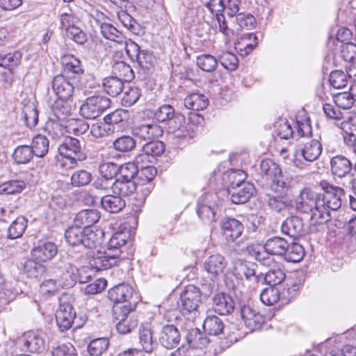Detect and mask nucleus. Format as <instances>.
I'll list each match as a JSON object with an SVG mask.
<instances>
[{
	"label": "nucleus",
	"instance_id": "2f4dec72",
	"mask_svg": "<svg viewBox=\"0 0 356 356\" xmlns=\"http://www.w3.org/2000/svg\"><path fill=\"white\" fill-rule=\"evenodd\" d=\"M207 105V98L199 92L191 93L184 99V106L188 109L200 111L206 108Z\"/></svg>",
	"mask_w": 356,
	"mask_h": 356
},
{
	"label": "nucleus",
	"instance_id": "393cba45",
	"mask_svg": "<svg viewBox=\"0 0 356 356\" xmlns=\"http://www.w3.org/2000/svg\"><path fill=\"white\" fill-rule=\"evenodd\" d=\"M281 230L283 234L292 238H296L304 232L302 220L298 216L287 218L283 222Z\"/></svg>",
	"mask_w": 356,
	"mask_h": 356
},
{
	"label": "nucleus",
	"instance_id": "0eeeda50",
	"mask_svg": "<svg viewBox=\"0 0 356 356\" xmlns=\"http://www.w3.org/2000/svg\"><path fill=\"white\" fill-rule=\"evenodd\" d=\"M110 105L109 98L102 95H95L84 100L80 107L79 113L86 119H95L109 108Z\"/></svg>",
	"mask_w": 356,
	"mask_h": 356
},
{
	"label": "nucleus",
	"instance_id": "412c9836",
	"mask_svg": "<svg viewBox=\"0 0 356 356\" xmlns=\"http://www.w3.org/2000/svg\"><path fill=\"white\" fill-rule=\"evenodd\" d=\"M100 219V213L96 209H83L76 213L74 222L76 225L86 229L92 228V225Z\"/></svg>",
	"mask_w": 356,
	"mask_h": 356
},
{
	"label": "nucleus",
	"instance_id": "39448f33",
	"mask_svg": "<svg viewBox=\"0 0 356 356\" xmlns=\"http://www.w3.org/2000/svg\"><path fill=\"white\" fill-rule=\"evenodd\" d=\"M109 300L115 303L113 312L123 310L124 312L130 313L136 307L137 297L134 296L133 288L127 284H120L111 289L108 292Z\"/></svg>",
	"mask_w": 356,
	"mask_h": 356
},
{
	"label": "nucleus",
	"instance_id": "58836bf2",
	"mask_svg": "<svg viewBox=\"0 0 356 356\" xmlns=\"http://www.w3.org/2000/svg\"><path fill=\"white\" fill-rule=\"evenodd\" d=\"M203 327L209 334L218 335L222 333L224 324L219 317L214 315L208 316L203 323Z\"/></svg>",
	"mask_w": 356,
	"mask_h": 356
},
{
	"label": "nucleus",
	"instance_id": "680f3d73",
	"mask_svg": "<svg viewBox=\"0 0 356 356\" xmlns=\"http://www.w3.org/2000/svg\"><path fill=\"white\" fill-rule=\"evenodd\" d=\"M63 287V280H60L49 279L40 284L41 291L51 295L58 293Z\"/></svg>",
	"mask_w": 356,
	"mask_h": 356
},
{
	"label": "nucleus",
	"instance_id": "423d86ee",
	"mask_svg": "<svg viewBox=\"0 0 356 356\" xmlns=\"http://www.w3.org/2000/svg\"><path fill=\"white\" fill-rule=\"evenodd\" d=\"M330 172L335 179H339L343 187L350 184L355 178L351 161L342 154L332 156L330 160Z\"/></svg>",
	"mask_w": 356,
	"mask_h": 356
},
{
	"label": "nucleus",
	"instance_id": "1a4fd4ad",
	"mask_svg": "<svg viewBox=\"0 0 356 356\" xmlns=\"http://www.w3.org/2000/svg\"><path fill=\"white\" fill-rule=\"evenodd\" d=\"M236 181L230 184L228 187V193L231 195V201L234 204H244L247 202L251 197H252L255 192L254 186L250 182H242L238 187Z\"/></svg>",
	"mask_w": 356,
	"mask_h": 356
},
{
	"label": "nucleus",
	"instance_id": "f704fd0d",
	"mask_svg": "<svg viewBox=\"0 0 356 356\" xmlns=\"http://www.w3.org/2000/svg\"><path fill=\"white\" fill-rule=\"evenodd\" d=\"M61 63L65 70L77 74H83L84 70L81 62L72 54H65L61 58Z\"/></svg>",
	"mask_w": 356,
	"mask_h": 356
},
{
	"label": "nucleus",
	"instance_id": "ea45409f",
	"mask_svg": "<svg viewBox=\"0 0 356 356\" xmlns=\"http://www.w3.org/2000/svg\"><path fill=\"white\" fill-rule=\"evenodd\" d=\"M22 271L28 277L38 278L45 272V267L34 259H28L23 265Z\"/></svg>",
	"mask_w": 356,
	"mask_h": 356
},
{
	"label": "nucleus",
	"instance_id": "4468645a",
	"mask_svg": "<svg viewBox=\"0 0 356 356\" xmlns=\"http://www.w3.org/2000/svg\"><path fill=\"white\" fill-rule=\"evenodd\" d=\"M220 229L228 242H234L239 238L243 230V224L238 220L226 217L220 220Z\"/></svg>",
	"mask_w": 356,
	"mask_h": 356
},
{
	"label": "nucleus",
	"instance_id": "2eb2a0df",
	"mask_svg": "<svg viewBox=\"0 0 356 356\" xmlns=\"http://www.w3.org/2000/svg\"><path fill=\"white\" fill-rule=\"evenodd\" d=\"M211 197L210 195H205L197 202L196 212L198 217L204 223H211L216 221L217 207L214 204H211L209 198Z\"/></svg>",
	"mask_w": 356,
	"mask_h": 356
},
{
	"label": "nucleus",
	"instance_id": "8fccbe9b",
	"mask_svg": "<svg viewBox=\"0 0 356 356\" xmlns=\"http://www.w3.org/2000/svg\"><path fill=\"white\" fill-rule=\"evenodd\" d=\"M22 115L27 127L31 129L38 124V111L33 104L25 106L22 110Z\"/></svg>",
	"mask_w": 356,
	"mask_h": 356
},
{
	"label": "nucleus",
	"instance_id": "c85d7f7f",
	"mask_svg": "<svg viewBox=\"0 0 356 356\" xmlns=\"http://www.w3.org/2000/svg\"><path fill=\"white\" fill-rule=\"evenodd\" d=\"M102 207L109 213H118L125 207V201L120 195H108L100 200Z\"/></svg>",
	"mask_w": 356,
	"mask_h": 356
},
{
	"label": "nucleus",
	"instance_id": "e2e57ef3",
	"mask_svg": "<svg viewBox=\"0 0 356 356\" xmlns=\"http://www.w3.org/2000/svg\"><path fill=\"white\" fill-rule=\"evenodd\" d=\"M78 278V268L76 266L70 265L66 271L63 274L60 280H63L64 287L70 288L76 283Z\"/></svg>",
	"mask_w": 356,
	"mask_h": 356
},
{
	"label": "nucleus",
	"instance_id": "f3484780",
	"mask_svg": "<svg viewBox=\"0 0 356 356\" xmlns=\"http://www.w3.org/2000/svg\"><path fill=\"white\" fill-rule=\"evenodd\" d=\"M51 86L58 98L69 99L72 96L74 86L63 75H57L54 77Z\"/></svg>",
	"mask_w": 356,
	"mask_h": 356
},
{
	"label": "nucleus",
	"instance_id": "6e6d98bb",
	"mask_svg": "<svg viewBox=\"0 0 356 356\" xmlns=\"http://www.w3.org/2000/svg\"><path fill=\"white\" fill-rule=\"evenodd\" d=\"M114 127L107 124L104 120L102 122H97L92 124L90 134L95 138H102L112 133Z\"/></svg>",
	"mask_w": 356,
	"mask_h": 356
},
{
	"label": "nucleus",
	"instance_id": "de8ad7c7",
	"mask_svg": "<svg viewBox=\"0 0 356 356\" xmlns=\"http://www.w3.org/2000/svg\"><path fill=\"white\" fill-rule=\"evenodd\" d=\"M71 184L74 187L87 186L92 180V174L86 170H78L71 175Z\"/></svg>",
	"mask_w": 356,
	"mask_h": 356
},
{
	"label": "nucleus",
	"instance_id": "4be33fe9",
	"mask_svg": "<svg viewBox=\"0 0 356 356\" xmlns=\"http://www.w3.org/2000/svg\"><path fill=\"white\" fill-rule=\"evenodd\" d=\"M58 252V248L54 243L45 242L32 250L33 257L42 262L52 259Z\"/></svg>",
	"mask_w": 356,
	"mask_h": 356
},
{
	"label": "nucleus",
	"instance_id": "09e8293b",
	"mask_svg": "<svg viewBox=\"0 0 356 356\" xmlns=\"http://www.w3.org/2000/svg\"><path fill=\"white\" fill-rule=\"evenodd\" d=\"M67 101L58 98L52 105V111L58 120L65 119L71 113V106Z\"/></svg>",
	"mask_w": 356,
	"mask_h": 356
},
{
	"label": "nucleus",
	"instance_id": "f03ea898",
	"mask_svg": "<svg viewBox=\"0 0 356 356\" xmlns=\"http://www.w3.org/2000/svg\"><path fill=\"white\" fill-rule=\"evenodd\" d=\"M128 232H115L110 238L107 249L97 251L90 260V265L97 270H106L116 265L119 259L133 254L132 241Z\"/></svg>",
	"mask_w": 356,
	"mask_h": 356
},
{
	"label": "nucleus",
	"instance_id": "4c0bfd02",
	"mask_svg": "<svg viewBox=\"0 0 356 356\" xmlns=\"http://www.w3.org/2000/svg\"><path fill=\"white\" fill-rule=\"evenodd\" d=\"M30 145H19L13 154V158L17 164H26L33 159L34 153Z\"/></svg>",
	"mask_w": 356,
	"mask_h": 356
},
{
	"label": "nucleus",
	"instance_id": "a878e982",
	"mask_svg": "<svg viewBox=\"0 0 356 356\" xmlns=\"http://www.w3.org/2000/svg\"><path fill=\"white\" fill-rule=\"evenodd\" d=\"M129 313L124 312L123 310L113 313V316L118 322L116 323V329L120 334H125L130 332L138 325V321L133 317H129Z\"/></svg>",
	"mask_w": 356,
	"mask_h": 356
},
{
	"label": "nucleus",
	"instance_id": "603ef678",
	"mask_svg": "<svg viewBox=\"0 0 356 356\" xmlns=\"http://www.w3.org/2000/svg\"><path fill=\"white\" fill-rule=\"evenodd\" d=\"M108 346L109 341L107 338H98L90 341L88 351L91 355L100 356L107 350Z\"/></svg>",
	"mask_w": 356,
	"mask_h": 356
},
{
	"label": "nucleus",
	"instance_id": "052dcab7",
	"mask_svg": "<svg viewBox=\"0 0 356 356\" xmlns=\"http://www.w3.org/2000/svg\"><path fill=\"white\" fill-rule=\"evenodd\" d=\"M270 188L280 195L290 194L289 182L284 179L282 175L280 177L271 180Z\"/></svg>",
	"mask_w": 356,
	"mask_h": 356
},
{
	"label": "nucleus",
	"instance_id": "4d7b16f0",
	"mask_svg": "<svg viewBox=\"0 0 356 356\" xmlns=\"http://www.w3.org/2000/svg\"><path fill=\"white\" fill-rule=\"evenodd\" d=\"M21 59L22 54L17 51L0 55V66L10 69L17 66L20 63Z\"/></svg>",
	"mask_w": 356,
	"mask_h": 356
},
{
	"label": "nucleus",
	"instance_id": "774afa93",
	"mask_svg": "<svg viewBox=\"0 0 356 356\" xmlns=\"http://www.w3.org/2000/svg\"><path fill=\"white\" fill-rule=\"evenodd\" d=\"M53 356H78L75 347L70 343L59 345L52 350Z\"/></svg>",
	"mask_w": 356,
	"mask_h": 356
},
{
	"label": "nucleus",
	"instance_id": "6ab92c4d",
	"mask_svg": "<svg viewBox=\"0 0 356 356\" xmlns=\"http://www.w3.org/2000/svg\"><path fill=\"white\" fill-rule=\"evenodd\" d=\"M159 341L168 349L175 348L179 343L180 333L173 325H165L161 331Z\"/></svg>",
	"mask_w": 356,
	"mask_h": 356
},
{
	"label": "nucleus",
	"instance_id": "f257e3e1",
	"mask_svg": "<svg viewBox=\"0 0 356 356\" xmlns=\"http://www.w3.org/2000/svg\"><path fill=\"white\" fill-rule=\"evenodd\" d=\"M345 195L341 187L328 185L323 193H316L309 188L303 189L297 200V209L303 213H311L315 224H323L332 218L330 211L341 207V197Z\"/></svg>",
	"mask_w": 356,
	"mask_h": 356
},
{
	"label": "nucleus",
	"instance_id": "f8f14e48",
	"mask_svg": "<svg viewBox=\"0 0 356 356\" xmlns=\"http://www.w3.org/2000/svg\"><path fill=\"white\" fill-rule=\"evenodd\" d=\"M76 316L74 307L70 302H61L56 314V321L60 331L69 330Z\"/></svg>",
	"mask_w": 356,
	"mask_h": 356
},
{
	"label": "nucleus",
	"instance_id": "7ed1b4c3",
	"mask_svg": "<svg viewBox=\"0 0 356 356\" xmlns=\"http://www.w3.org/2000/svg\"><path fill=\"white\" fill-rule=\"evenodd\" d=\"M60 158L58 159V165L65 170L76 168L78 161H83L86 155L83 152L80 141L73 137H67L58 147Z\"/></svg>",
	"mask_w": 356,
	"mask_h": 356
},
{
	"label": "nucleus",
	"instance_id": "ddd939ff",
	"mask_svg": "<svg viewBox=\"0 0 356 356\" xmlns=\"http://www.w3.org/2000/svg\"><path fill=\"white\" fill-rule=\"evenodd\" d=\"M227 266V261L220 254H213L207 257L204 261V269L211 279L215 280L222 274Z\"/></svg>",
	"mask_w": 356,
	"mask_h": 356
},
{
	"label": "nucleus",
	"instance_id": "dca6fc26",
	"mask_svg": "<svg viewBox=\"0 0 356 356\" xmlns=\"http://www.w3.org/2000/svg\"><path fill=\"white\" fill-rule=\"evenodd\" d=\"M322 149V145L318 140L309 139L298 145L296 152H300L305 161L313 162L321 156Z\"/></svg>",
	"mask_w": 356,
	"mask_h": 356
},
{
	"label": "nucleus",
	"instance_id": "864d4df0",
	"mask_svg": "<svg viewBox=\"0 0 356 356\" xmlns=\"http://www.w3.org/2000/svg\"><path fill=\"white\" fill-rule=\"evenodd\" d=\"M115 149L120 152H128L136 147V140L129 136H122L113 142Z\"/></svg>",
	"mask_w": 356,
	"mask_h": 356
},
{
	"label": "nucleus",
	"instance_id": "b1692460",
	"mask_svg": "<svg viewBox=\"0 0 356 356\" xmlns=\"http://www.w3.org/2000/svg\"><path fill=\"white\" fill-rule=\"evenodd\" d=\"M267 203L270 209L277 213L293 207V200L290 194L269 195Z\"/></svg>",
	"mask_w": 356,
	"mask_h": 356
},
{
	"label": "nucleus",
	"instance_id": "5fc2aeb1",
	"mask_svg": "<svg viewBox=\"0 0 356 356\" xmlns=\"http://www.w3.org/2000/svg\"><path fill=\"white\" fill-rule=\"evenodd\" d=\"M285 273L280 268H270L264 276L265 282L272 286L281 284L285 279Z\"/></svg>",
	"mask_w": 356,
	"mask_h": 356
},
{
	"label": "nucleus",
	"instance_id": "a19ab883",
	"mask_svg": "<svg viewBox=\"0 0 356 356\" xmlns=\"http://www.w3.org/2000/svg\"><path fill=\"white\" fill-rule=\"evenodd\" d=\"M102 84L105 91L113 97L118 95L122 92L124 86L122 80L118 76L105 78Z\"/></svg>",
	"mask_w": 356,
	"mask_h": 356
},
{
	"label": "nucleus",
	"instance_id": "9b49d317",
	"mask_svg": "<svg viewBox=\"0 0 356 356\" xmlns=\"http://www.w3.org/2000/svg\"><path fill=\"white\" fill-rule=\"evenodd\" d=\"M239 313L244 324L251 331L259 330L264 323V316L250 305L241 306Z\"/></svg>",
	"mask_w": 356,
	"mask_h": 356
},
{
	"label": "nucleus",
	"instance_id": "6e6552de",
	"mask_svg": "<svg viewBox=\"0 0 356 356\" xmlns=\"http://www.w3.org/2000/svg\"><path fill=\"white\" fill-rule=\"evenodd\" d=\"M232 265L230 273L235 277L236 282L235 283L232 280H229V275H227L225 276V283L228 288L235 289L243 277L250 281H259V277L256 275L254 269L250 268L245 262L237 259L232 261Z\"/></svg>",
	"mask_w": 356,
	"mask_h": 356
},
{
	"label": "nucleus",
	"instance_id": "c756f323",
	"mask_svg": "<svg viewBox=\"0 0 356 356\" xmlns=\"http://www.w3.org/2000/svg\"><path fill=\"white\" fill-rule=\"evenodd\" d=\"M288 247V242L282 237L275 236L268 238L264 248L271 255H284Z\"/></svg>",
	"mask_w": 356,
	"mask_h": 356
},
{
	"label": "nucleus",
	"instance_id": "bb28decb",
	"mask_svg": "<svg viewBox=\"0 0 356 356\" xmlns=\"http://www.w3.org/2000/svg\"><path fill=\"white\" fill-rule=\"evenodd\" d=\"M186 340L192 348L203 349L209 344V339L200 329L194 327L188 331Z\"/></svg>",
	"mask_w": 356,
	"mask_h": 356
},
{
	"label": "nucleus",
	"instance_id": "13d9d810",
	"mask_svg": "<svg viewBox=\"0 0 356 356\" xmlns=\"http://www.w3.org/2000/svg\"><path fill=\"white\" fill-rule=\"evenodd\" d=\"M119 170V165L112 162L104 163L99 166V175L112 180L118 176Z\"/></svg>",
	"mask_w": 356,
	"mask_h": 356
},
{
	"label": "nucleus",
	"instance_id": "3c124183",
	"mask_svg": "<svg viewBox=\"0 0 356 356\" xmlns=\"http://www.w3.org/2000/svg\"><path fill=\"white\" fill-rule=\"evenodd\" d=\"M25 186L26 184L23 180H10L0 185V195L19 193L23 191Z\"/></svg>",
	"mask_w": 356,
	"mask_h": 356
},
{
	"label": "nucleus",
	"instance_id": "c9c22d12",
	"mask_svg": "<svg viewBox=\"0 0 356 356\" xmlns=\"http://www.w3.org/2000/svg\"><path fill=\"white\" fill-rule=\"evenodd\" d=\"M31 147L36 156L44 157L49 151V141L42 134H37L32 139Z\"/></svg>",
	"mask_w": 356,
	"mask_h": 356
},
{
	"label": "nucleus",
	"instance_id": "a211bd4d",
	"mask_svg": "<svg viewBox=\"0 0 356 356\" xmlns=\"http://www.w3.org/2000/svg\"><path fill=\"white\" fill-rule=\"evenodd\" d=\"M136 190V184L131 180V175H125L124 178L118 177L113 181V193L121 197L133 194Z\"/></svg>",
	"mask_w": 356,
	"mask_h": 356
},
{
	"label": "nucleus",
	"instance_id": "9d476101",
	"mask_svg": "<svg viewBox=\"0 0 356 356\" xmlns=\"http://www.w3.org/2000/svg\"><path fill=\"white\" fill-rule=\"evenodd\" d=\"M182 309L187 313L195 312L201 302V293L194 285H188L180 295Z\"/></svg>",
	"mask_w": 356,
	"mask_h": 356
},
{
	"label": "nucleus",
	"instance_id": "e433bc0d",
	"mask_svg": "<svg viewBox=\"0 0 356 356\" xmlns=\"http://www.w3.org/2000/svg\"><path fill=\"white\" fill-rule=\"evenodd\" d=\"M139 342L144 351L151 353L153 350L154 341L152 332L148 324L143 325L139 330Z\"/></svg>",
	"mask_w": 356,
	"mask_h": 356
},
{
	"label": "nucleus",
	"instance_id": "20e7f679",
	"mask_svg": "<svg viewBox=\"0 0 356 356\" xmlns=\"http://www.w3.org/2000/svg\"><path fill=\"white\" fill-rule=\"evenodd\" d=\"M104 233L101 229L95 231L91 228L84 229L75 225L69 227L65 233L66 242L72 245H83L89 249L95 248L101 243Z\"/></svg>",
	"mask_w": 356,
	"mask_h": 356
},
{
	"label": "nucleus",
	"instance_id": "7c9ffc66",
	"mask_svg": "<svg viewBox=\"0 0 356 356\" xmlns=\"http://www.w3.org/2000/svg\"><path fill=\"white\" fill-rule=\"evenodd\" d=\"M28 220L22 216H18L14 220L7 230V237L10 239H15L22 236L27 227Z\"/></svg>",
	"mask_w": 356,
	"mask_h": 356
},
{
	"label": "nucleus",
	"instance_id": "0e129e2a",
	"mask_svg": "<svg viewBox=\"0 0 356 356\" xmlns=\"http://www.w3.org/2000/svg\"><path fill=\"white\" fill-rule=\"evenodd\" d=\"M129 118L128 111L124 109H117L115 111L106 115L104 120L108 124L113 127L114 124H118L123 121H125Z\"/></svg>",
	"mask_w": 356,
	"mask_h": 356
},
{
	"label": "nucleus",
	"instance_id": "72a5a7b5",
	"mask_svg": "<svg viewBox=\"0 0 356 356\" xmlns=\"http://www.w3.org/2000/svg\"><path fill=\"white\" fill-rule=\"evenodd\" d=\"M100 30L102 35L107 40H109L117 44L124 43V35L118 31L114 26L109 23H103L100 26Z\"/></svg>",
	"mask_w": 356,
	"mask_h": 356
},
{
	"label": "nucleus",
	"instance_id": "338daca9",
	"mask_svg": "<svg viewBox=\"0 0 356 356\" xmlns=\"http://www.w3.org/2000/svg\"><path fill=\"white\" fill-rule=\"evenodd\" d=\"M175 109L168 104H165L159 107L154 113L155 119L161 122H169L175 117Z\"/></svg>",
	"mask_w": 356,
	"mask_h": 356
},
{
	"label": "nucleus",
	"instance_id": "473e14b6",
	"mask_svg": "<svg viewBox=\"0 0 356 356\" xmlns=\"http://www.w3.org/2000/svg\"><path fill=\"white\" fill-rule=\"evenodd\" d=\"M260 169L262 175L265 176L267 180L271 181L281 176L282 170L279 165L272 159H264L261 162Z\"/></svg>",
	"mask_w": 356,
	"mask_h": 356
},
{
	"label": "nucleus",
	"instance_id": "c03bdc74",
	"mask_svg": "<svg viewBox=\"0 0 356 356\" xmlns=\"http://www.w3.org/2000/svg\"><path fill=\"white\" fill-rule=\"evenodd\" d=\"M113 72L115 76L121 78L126 81H131L134 77V74L131 67L123 61L116 62L113 66Z\"/></svg>",
	"mask_w": 356,
	"mask_h": 356
},
{
	"label": "nucleus",
	"instance_id": "49530a36",
	"mask_svg": "<svg viewBox=\"0 0 356 356\" xmlns=\"http://www.w3.org/2000/svg\"><path fill=\"white\" fill-rule=\"evenodd\" d=\"M260 299L266 305H273L280 300V290L275 286H270L260 293Z\"/></svg>",
	"mask_w": 356,
	"mask_h": 356
},
{
	"label": "nucleus",
	"instance_id": "a18cd8bd",
	"mask_svg": "<svg viewBox=\"0 0 356 356\" xmlns=\"http://www.w3.org/2000/svg\"><path fill=\"white\" fill-rule=\"evenodd\" d=\"M337 38L339 41L341 42L343 44L341 46V51L345 50V48H350L353 53H356V45L353 39L352 31L348 28H341L339 29Z\"/></svg>",
	"mask_w": 356,
	"mask_h": 356
},
{
	"label": "nucleus",
	"instance_id": "79ce46f5",
	"mask_svg": "<svg viewBox=\"0 0 356 356\" xmlns=\"http://www.w3.org/2000/svg\"><path fill=\"white\" fill-rule=\"evenodd\" d=\"M305 251L303 247L297 243H288L286 252L284 254V259L290 262H299L304 257Z\"/></svg>",
	"mask_w": 356,
	"mask_h": 356
},
{
	"label": "nucleus",
	"instance_id": "69168bd1",
	"mask_svg": "<svg viewBox=\"0 0 356 356\" xmlns=\"http://www.w3.org/2000/svg\"><path fill=\"white\" fill-rule=\"evenodd\" d=\"M334 102L337 107L347 110L353 106L354 100L348 91L334 95Z\"/></svg>",
	"mask_w": 356,
	"mask_h": 356
},
{
	"label": "nucleus",
	"instance_id": "5701e85b",
	"mask_svg": "<svg viewBox=\"0 0 356 356\" xmlns=\"http://www.w3.org/2000/svg\"><path fill=\"white\" fill-rule=\"evenodd\" d=\"M213 308L215 312L220 315H227L234 309L232 298L225 293H218L213 298Z\"/></svg>",
	"mask_w": 356,
	"mask_h": 356
},
{
	"label": "nucleus",
	"instance_id": "cd10ccee",
	"mask_svg": "<svg viewBox=\"0 0 356 356\" xmlns=\"http://www.w3.org/2000/svg\"><path fill=\"white\" fill-rule=\"evenodd\" d=\"M165 151V145L160 140H150L143 145L142 154H140L136 159V162L139 163L149 156L152 158L161 155Z\"/></svg>",
	"mask_w": 356,
	"mask_h": 356
},
{
	"label": "nucleus",
	"instance_id": "37998d69",
	"mask_svg": "<svg viewBox=\"0 0 356 356\" xmlns=\"http://www.w3.org/2000/svg\"><path fill=\"white\" fill-rule=\"evenodd\" d=\"M218 63V60L210 54H202L197 57V65L203 71L211 72L214 71Z\"/></svg>",
	"mask_w": 356,
	"mask_h": 356
},
{
	"label": "nucleus",
	"instance_id": "bf43d9fd",
	"mask_svg": "<svg viewBox=\"0 0 356 356\" xmlns=\"http://www.w3.org/2000/svg\"><path fill=\"white\" fill-rule=\"evenodd\" d=\"M220 63L227 70H235L238 65L236 56L231 52H222L218 58Z\"/></svg>",
	"mask_w": 356,
	"mask_h": 356
},
{
	"label": "nucleus",
	"instance_id": "aec40b11",
	"mask_svg": "<svg viewBox=\"0 0 356 356\" xmlns=\"http://www.w3.org/2000/svg\"><path fill=\"white\" fill-rule=\"evenodd\" d=\"M22 343V350L32 353H38L44 348L43 339L35 332H28L21 339Z\"/></svg>",
	"mask_w": 356,
	"mask_h": 356
}]
</instances>
